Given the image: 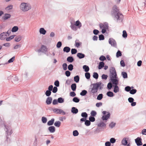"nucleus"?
Returning a JSON list of instances; mask_svg holds the SVG:
<instances>
[{
  "label": "nucleus",
  "instance_id": "nucleus-9",
  "mask_svg": "<svg viewBox=\"0 0 146 146\" xmlns=\"http://www.w3.org/2000/svg\"><path fill=\"white\" fill-rule=\"evenodd\" d=\"M135 142L138 146H141L142 145V139L140 137H137L135 140Z\"/></svg>",
  "mask_w": 146,
  "mask_h": 146
},
{
  "label": "nucleus",
  "instance_id": "nucleus-57",
  "mask_svg": "<svg viewBox=\"0 0 146 146\" xmlns=\"http://www.w3.org/2000/svg\"><path fill=\"white\" fill-rule=\"evenodd\" d=\"M122 36L124 38H126L127 36V32L125 30H124L123 31Z\"/></svg>",
  "mask_w": 146,
  "mask_h": 146
},
{
  "label": "nucleus",
  "instance_id": "nucleus-42",
  "mask_svg": "<svg viewBox=\"0 0 146 146\" xmlns=\"http://www.w3.org/2000/svg\"><path fill=\"white\" fill-rule=\"evenodd\" d=\"M81 115L82 117L86 118L88 117V114L86 112H82L81 113Z\"/></svg>",
  "mask_w": 146,
  "mask_h": 146
},
{
  "label": "nucleus",
  "instance_id": "nucleus-32",
  "mask_svg": "<svg viewBox=\"0 0 146 146\" xmlns=\"http://www.w3.org/2000/svg\"><path fill=\"white\" fill-rule=\"evenodd\" d=\"M121 74L124 78H127V74L126 72H121Z\"/></svg>",
  "mask_w": 146,
  "mask_h": 146
},
{
  "label": "nucleus",
  "instance_id": "nucleus-44",
  "mask_svg": "<svg viewBox=\"0 0 146 146\" xmlns=\"http://www.w3.org/2000/svg\"><path fill=\"white\" fill-rule=\"evenodd\" d=\"M18 29V28L17 26H14L13 27L12 31L13 32H16Z\"/></svg>",
  "mask_w": 146,
  "mask_h": 146
},
{
  "label": "nucleus",
  "instance_id": "nucleus-26",
  "mask_svg": "<svg viewBox=\"0 0 146 146\" xmlns=\"http://www.w3.org/2000/svg\"><path fill=\"white\" fill-rule=\"evenodd\" d=\"M104 63L102 61L101 62H100L99 64L98 65V69H101L104 66Z\"/></svg>",
  "mask_w": 146,
  "mask_h": 146
},
{
  "label": "nucleus",
  "instance_id": "nucleus-40",
  "mask_svg": "<svg viewBox=\"0 0 146 146\" xmlns=\"http://www.w3.org/2000/svg\"><path fill=\"white\" fill-rule=\"evenodd\" d=\"M80 100L77 97L74 98L72 99V101L76 103H78L80 101Z\"/></svg>",
  "mask_w": 146,
  "mask_h": 146
},
{
  "label": "nucleus",
  "instance_id": "nucleus-14",
  "mask_svg": "<svg viewBox=\"0 0 146 146\" xmlns=\"http://www.w3.org/2000/svg\"><path fill=\"white\" fill-rule=\"evenodd\" d=\"M48 130L50 133H53L55 131V128L54 126H51L48 127Z\"/></svg>",
  "mask_w": 146,
  "mask_h": 146
},
{
  "label": "nucleus",
  "instance_id": "nucleus-13",
  "mask_svg": "<svg viewBox=\"0 0 146 146\" xmlns=\"http://www.w3.org/2000/svg\"><path fill=\"white\" fill-rule=\"evenodd\" d=\"M52 98L51 97H48L46 100V103L47 105L50 104L52 102Z\"/></svg>",
  "mask_w": 146,
  "mask_h": 146
},
{
  "label": "nucleus",
  "instance_id": "nucleus-11",
  "mask_svg": "<svg viewBox=\"0 0 146 146\" xmlns=\"http://www.w3.org/2000/svg\"><path fill=\"white\" fill-rule=\"evenodd\" d=\"M110 79L114 85H117L118 84V80L116 78H111Z\"/></svg>",
  "mask_w": 146,
  "mask_h": 146
},
{
  "label": "nucleus",
  "instance_id": "nucleus-54",
  "mask_svg": "<svg viewBox=\"0 0 146 146\" xmlns=\"http://www.w3.org/2000/svg\"><path fill=\"white\" fill-rule=\"evenodd\" d=\"M62 66L63 70H66L67 69V65L66 63H64L62 64Z\"/></svg>",
  "mask_w": 146,
  "mask_h": 146
},
{
  "label": "nucleus",
  "instance_id": "nucleus-46",
  "mask_svg": "<svg viewBox=\"0 0 146 146\" xmlns=\"http://www.w3.org/2000/svg\"><path fill=\"white\" fill-rule=\"evenodd\" d=\"M13 8V5H9L7 7H6L5 8V10L6 11H9L10 10L12 9Z\"/></svg>",
  "mask_w": 146,
  "mask_h": 146
},
{
  "label": "nucleus",
  "instance_id": "nucleus-59",
  "mask_svg": "<svg viewBox=\"0 0 146 146\" xmlns=\"http://www.w3.org/2000/svg\"><path fill=\"white\" fill-rule=\"evenodd\" d=\"M71 52L72 54H75L77 53V50L75 48H72L71 50Z\"/></svg>",
  "mask_w": 146,
  "mask_h": 146
},
{
  "label": "nucleus",
  "instance_id": "nucleus-7",
  "mask_svg": "<svg viewBox=\"0 0 146 146\" xmlns=\"http://www.w3.org/2000/svg\"><path fill=\"white\" fill-rule=\"evenodd\" d=\"M48 90L46 91L45 94L47 96L49 97L50 96L51 94V91H52L53 89V86L50 85L48 87Z\"/></svg>",
  "mask_w": 146,
  "mask_h": 146
},
{
  "label": "nucleus",
  "instance_id": "nucleus-63",
  "mask_svg": "<svg viewBox=\"0 0 146 146\" xmlns=\"http://www.w3.org/2000/svg\"><path fill=\"white\" fill-rule=\"evenodd\" d=\"M99 40H103L104 39V37L103 35H99Z\"/></svg>",
  "mask_w": 146,
  "mask_h": 146
},
{
  "label": "nucleus",
  "instance_id": "nucleus-5",
  "mask_svg": "<svg viewBox=\"0 0 146 146\" xmlns=\"http://www.w3.org/2000/svg\"><path fill=\"white\" fill-rule=\"evenodd\" d=\"M99 26L100 28L102 29V32L103 34L106 33V29L108 28V24L106 22L104 23H100L99 24Z\"/></svg>",
  "mask_w": 146,
  "mask_h": 146
},
{
  "label": "nucleus",
  "instance_id": "nucleus-39",
  "mask_svg": "<svg viewBox=\"0 0 146 146\" xmlns=\"http://www.w3.org/2000/svg\"><path fill=\"white\" fill-rule=\"evenodd\" d=\"M110 72L111 74H115L116 73L114 68L112 67L110 70Z\"/></svg>",
  "mask_w": 146,
  "mask_h": 146
},
{
  "label": "nucleus",
  "instance_id": "nucleus-49",
  "mask_svg": "<svg viewBox=\"0 0 146 146\" xmlns=\"http://www.w3.org/2000/svg\"><path fill=\"white\" fill-rule=\"evenodd\" d=\"M85 124L87 126H89L90 125L91 122L89 120H86L85 121Z\"/></svg>",
  "mask_w": 146,
  "mask_h": 146
},
{
  "label": "nucleus",
  "instance_id": "nucleus-33",
  "mask_svg": "<svg viewBox=\"0 0 146 146\" xmlns=\"http://www.w3.org/2000/svg\"><path fill=\"white\" fill-rule=\"evenodd\" d=\"M80 77L78 75L74 77V80L76 83H78L79 81Z\"/></svg>",
  "mask_w": 146,
  "mask_h": 146
},
{
  "label": "nucleus",
  "instance_id": "nucleus-15",
  "mask_svg": "<svg viewBox=\"0 0 146 146\" xmlns=\"http://www.w3.org/2000/svg\"><path fill=\"white\" fill-rule=\"evenodd\" d=\"M41 48L42 50V52H46L48 51L47 48L45 45H42L41 46Z\"/></svg>",
  "mask_w": 146,
  "mask_h": 146
},
{
  "label": "nucleus",
  "instance_id": "nucleus-1",
  "mask_svg": "<svg viewBox=\"0 0 146 146\" xmlns=\"http://www.w3.org/2000/svg\"><path fill=\"white\" fill-rule=\"evenodd\" d=\"M111 15L112 16H114L117 22H121L122 21L123 16L122 14L119 11L118 8L115 5L113 7Z\"/></svg>",
  "mask_w": 146,
  "mask_h": 146
},
{
  "label": "nucleus",
  "instance_id": "nucleus-2",
  "mask_svg": "<svg viewBox=\"0 0 146 146\" xmlns=\"http://www.w3.org/2000/svg\"><path fill=\"white\" fill-rule=\"evenodd\" d=\"M102 82H99L93 84H92L93 86V87L92 88H90L88 90L90 94L93 96L94 97L95 94L97 93L98 91V90L100 85H101Z\"/></svg>",
  "mask_w": 146,
  "mask_h": 146
},
{
  "label": "nucleus",
  "instance_id": "nucleus-43",
  "mask_svg": "<svg viewBox=\"0 0 146 146\" xmlns=\"http://www.w3.org/2000/svg\"><path fill=\"white\" fill-rule=\"evenodd\" d=\"M122 55L121 52L119 50H118L116 54V56L117 58H118Z\"/></svg>",
  "mask_w": 146,
  "mask_h": 146
},
{
  "label": "nucleus",
  "instance_id": "nucleus-55",
  "mask_svg": "<svg viewBox=\"0 0 146 146\" xmlns=\"http://www.w3.org/2000/svg\"><path fill=\"white\" fill-rule=\"evenodd\" d=\"M93 76L94 78L97 79L98 78V74L97 72H94L93 73Z\"/></svg>",
  "mask_w": 146,
  "mask_h": 146
},
{
  "label": "nucleus",
  "instance_id": "nucleus-24",
  "mask_svg": "<svg viewBox=\"0 0 146 146\" xmlns=\"http://www.w3.org/2000/svg\"><path fill=\"white\" fill-rule=\"evenodd\" d=\"M67 61L71 63L74 61V59L72 56H68L67 58Z\"/></svg>",
  "mask_w": 146,
  "mask_h": 146
},
{
  "label": "nucleus",
  "instance_id": "nucleus-30",
  "mask_svg": "<svg viewBox=\"0 0 146 146\" xmlns=\"http://www.w3.org/2000/svg\"><path fill=\"white\" fill-rule=\"evenodd\" d=\"M87 93V91L86 90H82L80 92V94L81 96H85Z\"/></svg>",
  "mask_w": 146,
  "mask_h": 146
},
{
  "label": "nucleus",
  "instance_id": "nucleus-12",
  "mask_svg": "<svg viewBox=\"0 0 146 146\" xmlns=\"http://www.w3.org/2000/svg\"><path fill=\"white\" fill-rule=\"evenodd\" d=\"M11 17V15L10 14L5 13V14L4 16L2 17L3 19L6 20H7L9 18H10Z\"/></svg>",
  "mask_w": 146,
  "mask_h": 146
},
{
  "label": "nucleus",
  "instance_id": "nucleus-48",
  "mask_svg": "<svg viewBox=\"0 0 146 146\" xmlns=\"http://www.w3.org/2000/svg\"><path fill=\"white\" fill-rule=\"evenodd\" d=\"M73 66L72 64H70L68 66V69L70 71H72L73 69Z\"/></svg>",
  "mask_w": 146,
  "mask_h": 146
},
{
  "label": "nucleus",
  "instance_id": "nucleus-36",
  "mask_svg": "<svg viewBox=\"0 0 146 146\" xmlns=\"http://www.w3.org/2000/svg\"><path fill=\"white\" fill-rule=\"evenodd\" d=\"M61 123V122L60 121H56L54 123V125L56 127H59L60 126Z\"/></svg>",
  "mask_w": 146,
  "mask_h": 146
},
{
  "label": "nucleus",
  "instance_id": "nucleus-31",
  "mask_svg": "<svg viewBox=\"0 0 146 146\" xmlns=\"http://www.w3.org/2000/svg\"><path fill=\"white\" fill-rule=\"evenodd\" d=\"M83 68L84 69V71L86 72L89 71L90 69L89 67L86 65L83 66Z\"/></svg>",
  "mask_w": 146,
  "mask_h": 146
},
{
  "label": "nucleus",
  "instance_id": "nucleus-60",
  "mask_svg": "<svg viewBox=\"0 0 146 146\" xmlns=\"http://www.w3.org/2000/svg\"><path fill=\"white\" fill-rule=\"evenodd\" d=\"M91 114L92 116L94 117L97 114L96 112L95 111H92L91 112Z\"/></svg>",
  "mask_w": 146,
  "mask_h": 146
},
{
  "label": "nucleus",
  "instance_id": "nucleus-25",
  "mask_svg": "<svg viewBox=\"0 0 146 146\" xmlns=\"http://www.w3.org/2000/svg\"><path fill=\"white\" fill-rule=\"evenodd\" d=\"M71 89L73 91H75L76 90V85L75 83L72 84L71 86Z\"/></svg>",
  "mask_w": 146,
  "mask_h": 146
},
{
  "label": "nucleus",
  "instance_id": "nucleus-34",
  "mask_svg": "<svg viewBox=\"0 0 146 146\" xmlns=\"http://www.w3.org/2000/svg\"><path fill=\"white\" fill-rule=\"evenodd\" d=\"M113 85H112V83L110 82H109L107 85V88L109 90H110L111 89Z\"/></svg>",
  "mask_w": 146,
  "mask_h": 146
},
{
  "label": "nucleus",
  "instance_id": "nucleus-17",
  "mask_svg": "<svg viewBox=\"0 0 146 146\" xmlns=\"http://www.w3.org/2000/svg\"><path fill=\"white\" fill-rule=\"evenodd\" d=\"M71 112L73 114H76L78 112V110L75 107H73L72 108Z\"/></svg>",
  "mask_w": 146,
  "mask_h": 146
},
{
  "label": "nucleus",
  "instance_id": "nucleus-20",
  "mask_svg": "<svg viewBox=\"0 0 146 146\" xmlns=\"http://www.w3.org/2000/svg\"><path fill=\"white\" fill-rule=\"evenodd\" d=\"M46 31L43 28H40L39 30V32L40 34L44 35L46 33Z\"/></svg>",
  "mask_w": 146,
  "mask_h": 146
},
{
  "label": "nucleus",
  "instance_id": "nucleus-19",
  "mask_svg": "<svg viewBox=\"0 0 146 146\" xmlns=\"http://www.w3.org/2000/svg\"><path fill=\"white\" fill-rule=\"evenodd\" d=\"M113 86L114 87L113 91L114 92L116 93L119 91V88L117 85H113Z\"/></svg>",
  "mask_w": 146,
  "mask_h": 146
},
{
  "label": "nucleus",
  "instance_id": "nucleus-18",
  "mask_svg": "<svg viewBox=\"0 0 146 146\" xmlns=\"http://www.w3.org/2000/svg\"><path fill=\"white\" fill-rule=\"evenodd\" d=\"M75 25L76 26L78 27L79 29H80L82 26V23L79 20H77L76 22Z\"/></svg>",
  "mask_w": 146,
  "mask_h": 146
},
{
  "label": "nucleus",
  "instance_id": "nucleus-4",
  "mask_svg": "<svg viewBox=\"0 0 146 146\" xmlns=\"http://www.w3.org/2000/svg\"><path fill=\"white\" fill-rule=\"evenodd\" d=\"M5 130L6 134V141L8 142L9 140H10V139H9L8 136L11 135L12 133V130L11 127L9 125H5Z\"/></svg>",
  "mask_w": 146,
  "mask_h": 146
},
{
  "label": "nucleus",
  "instance_id": "nucleus-38",
  "mask_svg": "<svg viewBox=\"0 0 146 146\" xmlns=\"http://www.w3.org/2000/svg\"><path fill=\"white\" fill-rule=\"evenodd\" d=\"M103 98V95L102 94H99L97 97V99L98 100H101Z\"/></svg>",
  "mask_w": 146,
  "mask_h": 146
},
{
  "label": "nucleus",
  "instance_id": "nucleus-53",
  "mask_svg": "<svg viewBox=\"0 0 146 146\" xmlns=\"http://www.w3.org/2000/svg\"><path fill=\"white\" fill-rule=\"evenodd\" d=\"M89 121H90V122L91 121L92 122H93L95 120V119L94 117L92 116H91L89 117Z\"/></svg>",
  "mask_w": 146,
  "mask_h": 146
},
{
  "label": "nucleus",
  "instance_id": "nucleus-64",
  "mask_svg": "<svg viewBox=\"0 0 146 146\" xmlns=\"http://www.w3.org/2000/svg\"><path fill=\"white\" fill-rule=\"evenodd\" d=\"M62 45V43L61 42H58L56 44V47L58 48H59Z\"/></svg>",
  "mask_w": 146,
  "mask_h": 146
},
{
  "label": "nucleus",
  "instance_id": "nucleus-27",
  "mask_svg": "<svg viewBox=\"0 0 146 146\" xmlns=\"http://www.w3.org/2000/svg\"><path fill=\"white\" fill-rule=\"evenodd\" d=\"M60 110L61 109H58L57 108H54L53 109L52 111L56 113L60 114Z\"/></svg>",
  "mask_w": 146,
  "mask_h": 146
},
{
  "label": "nucleus",
  "instance_id": "nucleus-35",
  "mask_svg": "<svg viewBox=\"0 0 146 146\" xmlns=\"http://www.w3.org/2000/svg\"><path fill=\"white\" fill-rule=\"evenodd\" d=\"M57 100L58 102L59 103H62L64 102V99L61 97L59 98Z\"/></svg>",
  "mask_w": 146,
  "mask_h": 146
},
{
  "label": "nucleus",
  "instance_id": "nucleus-37",
  "mask_svg": "<svg viewBox=\"0 0 146 146\" xmlns=\"http://www.w3.org/2000/svg\"><path fill=\"white\" fill-rule=\"evenodd\" d=\"M21 36L20 35H19L15 37V40L16 42H19L21 40Z\"/></svg>",
  "mask_w": 146,
  "mask_h": 146
},
{
  "label": "nucleus",
  "instance_id": "nucleus-47",
  "mask_svg": "<svg viewBox=\"0 0 146 146\" xmlns=\"http://www.w3.org/2000/svg\"><path fill=\"white\" fill-rule=\"evenodd\" d=\"M98 126L99 127H104L106 126V124L103 122H100L98 124Z\"/></svg>",
  "mask_w": 146,
  "mask_h": 146
},
{
  "label": "nucleus",
  "instance_id": "nucleus-41",
  "mask_svg": "<svg viewBox=\"0 0 146 146\" xmlns=\"http://www.w3.org/2000/svg\"><path fill=\"white\" fill-rule=\"evenodd\" d=\"M15 36V35H13L10 36L9 37L7 38H6V40L7 41H9L11 40V39H13L14 37Z\"/></svg>",
  "mask_w": 146,
  "mask_h": 146
},
{
  "label": "nucleus",
  "instance_id": "nucleus-8",
  "mask_svg": "<svg viewBox=\"0 0 146 146\" xmlns=\"http://www.w3.org/2000/svg\"><path fill=\"white\" fill-rule=\"evenodd\" d=\"M109 43L111 44L112 46L116 47L117 46V44L115 40L112 38H110L109 40Z\"/></svg>",
  "mask_w": 146,
  "mask_h": 146
},
{
  "label": "nucleus",
  "instance_id": "nucleus-23",
  "mask_svg": "<svg viewBox=\"0 0 146 146\" xmlns=\"http://www.w3.org/2000/svg\"><path fill=\"white\" fill-rule=\"evenodd\" d=\"M70 23L71 25L70 27L71 29L74 31H76L77 30V28L75 26L76 25L75 24H74L72 22H71Z\"/></svg>",
  "mask_w": 146,
  "mask_h": 146
},
{
  "label": "nucleus",
  "instance_id": "nucleus-22",
  "mask_svg": "<svg viewBox=\"0 0 146 146\" xmlns=\"http://www.w3.org/2000/svg\"><path fill=\"white\" fill-rule=\"evenodd\" d=\"M70 50V48L68 46L65 47L63 49V51L66 53L69 52Z\"/></svg>",
  "mask_w": 146,
  "mask_h": 146
},
{
  "label": "nucleus",
  "instance_id": "nucleus-6",
  "mask_svg": "<svg viewBox=\"0 0 146 146\" xmlns=\"http://www.w3.org/2000/svg\"><path fill=\"white\" fill-rule=\"evenodd\" d=\"M102 113L104 115L102 116V119L103 120H106L110 116V114L109 112H107L106 111H103L102 112Z\"/></svg>",
  "mask_w": 146,
  "mask_h": 146
},
{
  "label": "nucleus",
  "instance_id": "nucleus-21",
  "mask_svg": "<svg viewBox=\"0 0 146 146\" xmlns=\"http://www.w3.org/2000/svg\"><path fill=\"white\" fill-rule=\"evenodd\" d=\"M54 118H52L47 123V124L48 126L52 125L54 122Z\"/></svg>",
  "mask_w": 146,
  "mask_h": 146
},
{
  "label": "nucleus",
  "instance_id": "nucleus-45",
  "mask_svg": "<svg viewBox=\"0 0 146 146\" xmlns=\"http://www.w3.org/2000/svg\"><path fill=\"white\" fill-rule=\"evenodd\" d=\"M85 76L86 79H90V73L88 72L85 73Z\"/></svg>",
  "mask_w": 146,
  "mask_h": 146
},
{
  "label": "nucleus",
  "instance_id": "nucleus-61",
  "mask_svg": "<svg viewBox=\"0 0 146 146\" xmlns=\"http://www.w3.org/2000/svg\"><path fill=\"white\" fill-rule=\"evenodd\" d=\"M115 123L112 122L110 124L109 126L111 128H112L115 126Z\"/></svg>",
  "mask_w": 146,
  "mask_h": 146
},
{
  "label": "nucleus",
  "instance_id": "nucleus-56",
  "mask_svg": "<svg viewBox=\"0 0 146 146\" xmlns=\"http://www.w3.org/2000/svg\"><path fill=\"white\" fill-rule=\"evenodd\" d=\"M52 92L54 93H56L58 91V88L54 86L53 87V89L52 90Z\"/></svg>",
  "mask_w": 146,
  "mask_h": 146
},
{
  "label": "nucleus",
  "instance_id": "nucleus-52",
  "mask_svg": "<svg viewBox=\"0 0 146 146\" xmlns=\"http://www.w3.org/2000/svg\"><path fill=\"white\" fill-rule=\"evenodd\" d=\"M73 135L74 136H76L79 135V133L77 130H75L73 131Z\"/></svg>",
  "mask_w": 146,
  "mask_h": 146
},
{
  "label": "nucleus",
  "instance_id": "nucleus-62",
  "mask_svg": "<svg viewBox=\"0 0 146 146\" xmlns=\"http://www.w3.org/2000/svg\"><path fill=\"white\" fill-rule=\"evenodd\" d=\"M125 90L127 92H129L131 91V87L129 86H127L125 87Z\"/></svg>",
  "mask_w": 146,
  "mask_h": 146
},
{
  "label": "nucleus",
  "instance_id": "nucleus-51",
  "mask_svg": "<svg viewBox=\"0 0 146 146\" xmlns=\"http://www.w3.org/2000/svg\"><path fill=\"white\" fill-rule=\"evenodd\" d=\"M79 41V40H76L75 41V46L77 47H78L80 45V43L77 42Z\"/></svg>",
  "mask_w": 146,
  "mask_h": 146
},
{
  "label": "nucleus",
  "instance_id": "nucleus-28",
  "mask_svg": "<svg viewBox=\"0 0 146 146\" xmlns=\"http://www.w3.org/2000/svg\"><path fill=\"white\" fill-rule=\"evenodd\" d=\"M106 94L109 97H112L114 96L113 93L111 91H109Z\"/></svg>",
  "mask_w": 146,
  "mask_h": 146
},
{
  "label": "nucleus",
  "instance_id": "nucleus-3",
  "mask_svg": "<svg viewBox=\"0 0 146 146\" xmlns=\"http://www.w3.org/2000/svg\"><path fill=\"white\" fill-rule=\"evenodd\" d=\"M20 10L23 12H26L31 10L32 7L31 4L28 3L22 2L21 3L19 6Z\"/></svg>",
  "mask_w": 146,
  "mask_h": 146
},
{
  "label": "nucleus",
  "instance_id": "nucleus-10",
  "mask_svg": "<svg viewBox=\"0 0 146 146\" xmlns=\"http://www.w3.org/2000/svg\"><path fill=\"white\" fill-rule=\"evenodd\" d=\"M7 36V33L6 32H3L1 33L0 35V39L1 40H3L5 38H6V37Z\"/></svg>",
  "mask_w": 146,
  "mask_h": 146
},
{
  "label": "nucleus",
  "instance_id": "nucleus-58",
  "mask_svg": "<svg viewBox=\"0 0 146 146\" xmlns=\"http://www.w3.org/2000/svg\"><path fill=\"white\" fill-rule=\"evenodd\" d=\"M41 120L42 122L43 123H46L47 121L46 118L44 117H42Z\"/></svg>",
  "mask_w": 146,
  "mask_h": 146
},
{
  "label": "nucleus",
  "instance_id": "nucleus-50",
  "mask_svg": "<svg viewBox=\"0 0 146 146\" xmlns=\"http://www.w3.org/2000/svg\"><path fill=\"white\" fill-rule=\"evenodd\" d=\"M137 91L136 89H132L131 90L130 92V93L131 94H134L136 93Z\"/></svg>",
  "mask_w": 146,
  "mask_h": 146
},
{
  "label": "nucleus",
  "instance_id": "nucleus-16",
  "mask_svg": "<svg viewBox=\"0 0 146 146\" xmlns=\"http://www.w3.org/2000/svg\"><path fill=\"white\" fill-rule=\"evenodd\" d=\"M77 56L79 59H82L85 57V55L84 54L81 53H78L77 54Z\"/></svg>",
  "mask_w": 146,
  "mask_h": 146
},
{
  "label": "nucleus",
  "instance_id": "nucleus-29",
  "mask_svg": "<svg viewBox=\"0 0 146 146\" xmlns=\"http://www.w3.org/2000/svg\"><path fill=\"white\" fill-rule=\"evenodd\" d=\"M122 144L124 145H126L127 144V141L125 138L123 139L121 141Z\"/></svg>",
  "mask_w": 146,
  "mask_h": 146
}]
</instances>
